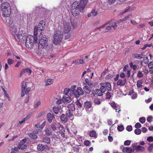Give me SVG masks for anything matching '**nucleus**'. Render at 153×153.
<instances>
[{
  "label": "nucleus",
  "mask_w": 153,
  "mask_h": 153,
  "mask_svg": "<svg viewBox=\"0 0 153 153\" xmlns=\"http://www.w3.org/2000/svg\"><path fill=\"white\" fill-rule=\"evenodd\" d=\"M75 114L76 116H80L82 115V114L80 111H79V109H77L76 111L75 112Z\"/></svg>",
  "instance_id": "nucleus-39"
},
{
  "label": "nucleus",
  "mask_w": 153,
  "mask_h": 153,
  "mask_svg": "<svg viewBox=\"0 0 153 153\" xmlns=\"http://www.w3.org/2000/svg\"><path fill=\"white\" fill-rule=\"evenodd\" d=\"M117 128L118 131H121L124 130V127L122 125L118 126Z\"/></svg>",
  "instance_id": "nucleus-47"
},
{
  "label": "nucleus",
  "mask_w": 153,
  "mask_h": 153,
  "mask_svg": "<svg viewBox=\"0 0 153 153\" xmlns=\"http://www.w3.org/2000/svg\"><path fill=\"white\" fill-rule=\"evenodd\" d=\"M27 39V36L24 35V34H23V35L22 34H20L19 38V41L20 42H25L26 41Z\"/></svg>",
  "instance_id": "nucleus-14"
},
{
  "label": "nucleus",
  "mask_w": 153,
  "mask_h": 153,
  "mask_svg": "<svg viewBox=\"0 0 153 153\" xmlns=\"http://www.w3.org/2000/svg\"><path fill=\"white\" fill-rule=\"evenodd\" d=\"M152 46V44H147L146 45H144L143 47L142 48V50H144L147 47H150Z\"/></svg>",
  "instance_id": "nucleus-59"
},
{
  "label": "nucleus",
  "mask_w": 153,
  "mask_h": 153,
  "mask_svg": "<svg viewBox=\"0 0 153 153\" xmlns=\"http://www.w3.org/2000/svg\"><path fill=\"white\" fill-rule=\"evenodd\" d=\"M110 25L111 27V28H113L114 30H115L117 27L116 24L114 22H112V23L110 22Z\"/></svg>",
  "instance_id": "nucleus-38"
},
{
  "label": "nucleus",
  "mask_w": 153,
  "mask_h": 153,
  "mask_svg": "<svg viewBox=\"0 0 153 153\" xmlns=\"http://www.w3.org/2000/svg\"><path fill=\"white\" fill-rule=\"evenodd\" d=\"M78 108L80 109L81 108L83 104L81 100H78L75 102Z\"/></svg>",
  "instance_id": "nucleus-21"
},
{
  "label": "nucleus",
  "mask_w": 153,
  "mask_h": 153,
  "mask_svg": "<svg viewBox=\"0 0 153 153\" xmlns=\"http://www.w3.org/2000/svg\"><path fill=\"white\" fill-rule=\"evenodd\" d=\"M110 105L112 107L114 108V109L116 110V111L117 112V109L115 108L116 107V106L115 102L112 101Z\"/></svg>",
  "instance_id": "nucleus-42"
},
{
  "label": "nucleus",
  "mask_w": 153,
  "mask_h": 153,
  "mask_svg": "<svg viewBox=\"0 0 153 153\" xmlns=\"http://www.w3.org/2000/svg\"><path fill=\"white\" fill-rule=\"evenodd\" d=\"M105 98L106 99H109L111 97V95L110 92H107L106 94Z\"/></svg>",
  "instance_id": "nucleus-45"
},
{
  "label": "nucleus",
  "mask_w": 153,
  "mask_h": 153,
  "mask_svg": "<svg viewBox=\"0 0 153 153\" xmlns=\"http://www.w3.org/2000/svg\"><path fill=\"white\" fill-rule=\"evenodd\" d=\"M96 94L98 96H102L103 94V92H102L100 90V89H97L96 90Z\"/></svg>",
  "instance_id": "nucleus-35"
},
{
  "label": "nucleus",
  "mask_w": 153,
  "mask_h": 153,
  "mask_svg": "<svg viewBox=\"0 0 153 153\" xmlns=\"http://www.w3.org/2000/svg\"><path fill=\"white\" fill-rule=\"evenodd\" d=\"M63 38V32L59 30H56L54 33L53 36V43L55 45L59 44Z\"/></svg>",
  "instance_id": "nucleus-3"
},
{
  "label": "nucleus",
  "mask_w": 153,
  "mask_h": 153,
  "mask_svg": "<svg viewBox=\"0 0 153 153\" xmlns=\"http://www.w3.org/2000/svg\"><path fill=\"white\" fill-rule=\"evenodd\" d=\"M100 85H103L105 88L109 91L111 90V84L109 82H107L105 83H102Z\"/></svg>",
  "instance_id": "nucleus-12"
},
{
  "label": "nucleus",
  "mask_w": 153,
  "mask_h": 153,
  "mask_svg": "<svg viewBox=\"0 0 153 153\" xmlns=\"http://www.w3.org/2000/svg\"><path fill=\"white\" fill-rule=\"evenodd\" d=\"M31 88L30 87H28L26 89H25L24 91H23V93L22 92V90L21 93V97H23L25 96V94L26 95L28 94L29 92L31 90Z\"/></svg>",
  "instance_id": "nucleus-16"
},
{
  "label": "nucleus",
  "mask_w": 153,
  "mask_h": 153,
  "mask_svg": "<svg viewBox=\"0 0 153 153\" xmlns=\"http://www.w3.org/2000/svg\"><path fill=\"white\" fill-rule=\"evenodd\" d=\"M51 128L53 131H56L57 130V128L59 129V131H62L64 128V127L59 123H52L50 126Z\"/></svg>",
  "instance_id": "nucleus-8"
},
{
  "label": "nucleus",
  "mask_w": 153,
  "mask_h": 153,
  "mask_svg": "<svg viewBox=\"0 0 153 153\" xmlns=\"http://www.w3.org/2000/svg\"><path fill=\"white\" fill-rule=\"evenodd\" d=\"M45 132L46 135L48 136H51L52 134V132L51 129L50 128H47L45 130Z\"/></svg>",
  "instance_id": "nucleus-22"
},
{
  "label": "nucleus",
  "mask_w": 153,
  "mask_h": 153,
  "mask_svg": "<svg viewBox=\"0 0 153 153\" xmlns=\"http://www.w3.org/2000/svg\"><path fill=\"white\" fill-rule=\"evenodd\" d=\"M45 27V22L42 20L39 22L38 25L35 26L34 28V33L37 34L38 32L41 35H42V31L44 30Z\"/></svg>",
  "instance_id": "nucleus-5"
},
{
  "label": "nucleus",
  "mask_w": 153,
  "mask_h": 153,
  "mask_svg": "<svg viewBox=\"0 0 153 153\" xmlns=\"http://www.w3.org/2000/svg\"><path fill=\"white\" fill-rule=\"evenodd\" d=\"M91 103L90 101H86L84 103V106L87 109H89L91 107Z\"/></svg>",
  "instance_id": "nucleus-26"
},
{
  "label": "nucleus",
  "mask_w": 153,
  "mask_h": 153,
  "mask_svg": "<svg viewBox=\"0 0 153 153\" xmlns=\"http://www.w3.org/2000/svg\"><path fill=\"white\" fill-rule=\"evenodd\" d=\"M131 141L130 140H126L124 143V145L125 146H128L131 143Z\"/></svg>",
  "instance_id": "nucleus-57"
},
{
  "label": "nucleus",
  "mask_w": 153,
  "mask_h": 153,
  "mask_svg": "<svg viewBox=\"0 0 153 153\" xmlns=\"http://www.w3.org/2000/svg\"><path fill=\"white\" fill-rule=\"evenodd\" d=\"M42 142L47 144H49L51 142L50 138L48 137H44L43 138Z\"/></svg>",
  "instance_id": "nucleus-23"
},
{
  "label": "nucleus",
  "mask_w": 153,
  "mask_h": 153,
  "mask_svg": "<svg viewBox=\"0 0 153 153\" xmlns=\"http://www.w3.org/2000/svg\"><path fill=\"white\" fill-rule=\"evenodd\" d=\"M63 101L65 102H67L68 103L70 102L71 101V99L69 97H66L65 96H64L63 97Z\"/></svg>",
  "instance_id": "nucleus-29"
},
{
  "label": "nucleus",
  "mask_w": 153,
  "mask_h": 153,
  "mask_svg": "<svg viewBox=\"0 0 153 153\" xmlns=\"http://www.w3.org/2000/svg\"><path fill=\"white\" fill-rule=\"evenodd\" d=\"M47 117L48 121L50 123L52 122L53 116L50 113L48 114L47 115Z\"/></svg>",
  "instance_id": "nucleus-25"
},
{
  "label": "nucleus",
  "mask_w": 153,
  "mask_h": 153,
  "mask_svg": "<svg viewBox=\"0 0 153 153\" xmlns=\"http://www.w3.org/2000/svg\"><path fill=\"white\" fill-rule=\"evenodd\" d=\"M74 95L76 98H78L80 95H82L84 94V91L80 87L77 88V90L74 89Z\"/></svg>",
  "instance_id": "nucleus-9"
},
{
  "label": "nucleus",
  "mask_w": 153,
  "mask_h": 153,
  "mask_svg": "<svg viewBox=\"0 0 153 153\" xmlns=\"http://www.w3.org/2000/svg\"><path fill=\"white\" fill-rule=\"evenodd\" d=\"M126 129L128 131H130L132 130V128L131 126H128L126 127Z\"/></svg>",
  "instance_id": "nucleus-60"
},
{
  "label": "nucleus",
  "mask_w": 153,
  "mask_h": 153,
  "mask_svg": "<svg viewBox=\"0 0 153 153\" xmlns=\"http://www.w3.org/2000/svg\"><path fill=\"white\" fill-rule=\"evenodd\" d=\"M48 39L46 36L44 35L42 36L41 39L39 41V48H45L49 49L50 47L48 46Z\"/></svg>",
  "instance_id": "nucleus-4"
},
{
  "label": "nucleus",
  "mask_w": 153,
  "mask_h": 153,
  "mask_svg": "<svg viewBox=\"0 0 153 153\" xmlns=\"http://www.w3.org/2000/svg\"><path fill=\"white\" fill-rule=\"evenodd\" d=\"M66 115L67 117L70 118L71 120H72L74 119L73 115L71 111L68 110L67 111L66 113Z\"/></svg>",
  "instance_id": "nucleus-20"
},
{
  "label": "nucleus",
  "mask_w": 153,
  "mask_h": 153,
  "mask_svg": "<svg viewBox=\"0 0 153 153\" xmlns=\"http://www.w3.org/2000/svg\"><path fill=\"white\" fill-rule=\"evenodd\" d=\"M68 108L69 111H74L75 110V105L73 103H71L68 104Z\"/></svg>",
  "instance_id": "nucleus-18"
},
{
  "label": "nucleus",
  "mask_w": 153,
  "mask_h": 153,
  "mask_svg": "<svg viewBox=\"0 0 153 153\" xmlns=\"http://www.w3.org/2000/svg\"><path fill=\"white\" fill-rule=\"evenodd\" d=\"M1 9L4 16L8 17L10 16L11 12V8L8 3H3L1 6Z\"/></svg>",
  "instance_id": "nucleus-2"
},
{
  "label": "nucleus",
  "mask_w": 153,
  "mask_h": 153,
  "mask_svg": "<svg viewBox=\"0 0 153 153\" xmlns=\"http://www.w3.org/2000/svg\"><path fill=\"white\" fill-rule=\"evenodd\" d=\"M139 121L142 123H144L146 121V119L144 117H142L139 118Z\"/></svg>",
  "instance_id": "nucleus-50"
},
{
  "label": "nucleus",
  "mask_w": 153,
  "mask_h": 153,
  "mask_svg": "<svg viewBox=\"0 0 153 153\" xmlns=\"http://www.w3.org/2000/svg\"><path fill=\"white\" fill-rule=\"evenodd\" d=\"M132 16V15L130 14V15H128V16H126L125 17V18H124L122 19V20H121L120 21H125L127 19H128V18H129V16Z\"/></svg>",
  "instance_id": "nucleus-58"
},
{
  "label": "nucleus",
  "mask_w": 153,
  "mask_h": 153,
  "mask_svg": "<svg viewBox=\"0 0 153 153\" xmlns=\"http://www.w3.org/2000/svg\"><path fill=\"white\" fill-rule=\"evenodd\" d=\"M148 144L149 145V146H148L147 149L149 152H151L153 149V143L152 144L148 143Z\"/></svg>",
  "instance_id": "nucleus-37"
},
{
  "label": "nucleus",
  "mask_w": 153,
  "mask_h": 153,
  "mask_svg": "<svg viewBox=\"0 0 153 153\" xmlns=\"http://www.w3.org/2000/svg\"><path fill=\"white\" fill-rule=\"evenodd\" d=\"M134 132L135 134L139 135L141 134V131L140 129H136L135 130Z\"/></svg>",
  "instance_id": "nucleus-46"
},
{
  "label": "nucleus",
  "mask_w": 153,
  "mask_h": 153,
  "mask_svg": "<svg viewBox=\"0 0 153 153\" xmlns=\"http://www.w3.org/2000/svg\"><path fill=\"white\" fill-rule=\"evenodd\" d=\"M80 8L78 7L76 1H75L72 4L71 10L72 13L74 16H78L79 14Z\"/></svg>",
  "instance_id": "nucleus-6"
},
{
  "label": "nucleus",
  "mask_w": 153,
  "mask_h": 153,
  "mask_svg": "<svg viewBox=\"0 0 153 153\" xmlns=\"http://www.w3.org/2000/svg\"><path fill=\"white\" fill-rule=\"evenodd\" d=\"M52 83V80L51 79H48L46 82V85H48L51 84Z\"/></svg>",
  "instance_id": "nucleus-51"
},
{
  "label": "nucleus",
  "mask_w": 153,
  "mask_h": 153,
  "mask_svg": "<svg viewBox=\"0 0 153 153\" xmlns=\"http://www.w3.org/2000/svg\"><path fill=\"white\" fill-rule=\"evenodd\" d=\"M85 82L86 83L87 85L89 86H91L92 87H93L94 86V84L92 83L90 81L89 79L87 78H86L85 79Z\"/></svg>",
  "instance_id": "nucleus-30"
},
{
  "label": "nucleus",
  "mask_w": 153,
  "mask_h": 153,
  "mask_svg": "<svg viewBox=\"0 0 153 153\" xmlns=\"http://www.w3.org/2000/svg\"><path fill=\"white\" fill-rule=\"evenodd\" d=\"M85 62L82 58L77 59L76 61V65H79L84 64Z\"/></svg>",
  "instance_id": "nucleus-33"
},
{
  "label": "nucleus",
  "mask_w": 153,
  "mask_h": 153,
  "mask_svg": "<svg viewBox=\"0 0 153 153\" xmlns=\"http://www.w3.org/2000/svg\"><path fill=\"white\" fill-rule=\"evenodd\" d=\"M53 110L54 112L56 114H58V111H59V108L56 107H54L53 108Z\"/></svg>",
  "instance_id": "nucleus-43"
},
{
  "label": "nucleus",
  "mask_w": 153,
  "mask_h": 153,
  "mask_svg": "<svg viewBox=\"0 0 153 153\" xmlns=\"http://www.w3.org/2000/svg\"><path fill=\"white\" fill-rule=\"evenodd\" d=\"M37 34L34 33V36L30 35L27 37L26 42V47L28 48H30L33 47L34 44L37 43Z\"/></svg>",
  "instance_id": "nucleus-1"
},
{
  "label": "nucleus",
  "mask_w": 153,
  "mask_h": 153,
  "mask_svg": "<svg viewBox=\"0 0 153 153\" xmlns=\"http://www.w3.org/2000/svg\"><path fill=\"white\" fill-rule=\"evenodd\" d=\"M91 13L94 16H96L97 14V12L94 9L92 10Z\"/></svg>",
  "instance_id": "nucleus-61"
},
{
  "label": "nucleus",
  "mask_w": 153,
  "mask_h": 153,
  "mask_svg": "<svg viewBox=\"0 0 153 153\" xmlns=\"http://www.w3.org/2000/svg\"><path fill=\"white\" fill-rule=\"evenodd\" d=\"M94 102L95 104L99 105L101 103V100L99 98H95L94 100Z\"/></svg>",
  "instance_id": "nucleus-34"
},
{
  "label": "nucleus",
  "mask_w": 153,
  "mask_h": 153,
  "mask_svg": "<svg viewBox=\"0 0 153 153\" xmlns=\"http://www.w3.org/2000/svg\"><path fill=\"white\" fill-rule=\"evenodd\" d=\"M129 65L131 68H132L133 70L134 71L138 69L139 68V66L138 65H134L132 62H130L129 63Z\"/></svg>",
  "instance_id": "nucleus-28"
},
{
  "label": "nucleus",
  "mask_w": 153,
  "mask_h": 153,
  "mask_svg": "<svg viewBox=\"0 0 153 153\" xmlns=\"http://www.w3.org/2000/svg\"><path fill=\"white\" fill-rule=\"evenodd\" d=\"M84 91L87 94H89L91 91V88L87 86H85L83 87Z\"/></svg>",
  "instance_id": "nucleus-19"
},
{
  "label": "nucleus",
  "mask_w": 153,
  "mask_h": 153,
  "mask_svg": "<svg viewBox=\"0 0 153 153\" xmlns=\"http://www.w3.org/2000/svg\"><path fill=\"white\" fill-rule=\"evenodd\" d=\"M137 76L139 78H142L143 76V74L140 71L138 72Z\"/></svg>",
  "instance_id": "nucleus-56"
},
{
  "label": "nucleus",
  "mask_w": 153,
  "mask_h": 153,
  "mask_svg": "<svg viewBox=\"0 0 153 153\" xmlns=\"http://www.w3.org/2000/svg\"><path fill=\"white\" fill-rule=\"evenodd\" d=\"M28 135L30 138L34 140L38 138L36 135L33 133H28Z\"/></svg>",
  "instance_id": "nucleus-27"
},
{
  "label": "nucleus",
  "mask_w": 153,
  "mask_h": 153,
  "mask_svg": "<svg viewBox=\"0 0 153 153\" xmlns=\"http://www.w3.org/2000/svg\"><path fill=\"white\" fill-rule=\"evenodd\" d=\"M141 126V124L139 123H136L135 125V127L136 128H140Z\"/></svg>",
  "instance_id": "nucleus-62"
},
{
  "label": "nucleus",
  "mask_w": 153,
  "mask_h": 153,
  "mask_svg": "<svg viewBox=\"0 0 153 153\" xmlns=\"http://www.w3.org/2000/svg\"><path fill=\"white\" fill-rule=\"evenodd\" d=\"M22 70L24 73H26L29 75L31 74L32 71L31 70L28 68L24 69Z\"/></svg>",
  "instance_id": "nucleus-32"
},
{
  "label": "nucleus",
  "mask_w": 153,
  "mask_h": 153,
  "mask_svg": "<svg viewBox=\"0 0 153 153\" xmlns=\"http://www.w3.org/2000/svg\"><path fill=\"white\" fill-rule=\"evenodd\" d=\"M70 91V89L69 88H66L64 90V93L65 95H67Z\"/></svg>",
  "instance_id": "nucleus-49"
},
{
  "label": "nucleus",
  "mask_w": 153,
  "mask_h": 153,
  "mask_svg": "<svg viewBox=\"0 0 153 153\" xmlns=\"http://www.w3.org/2000/svg\"><path fill=\"white\" fill-rule=\"evenodd\" d=\"M46 146L42 144H39L37 146V149L38 151L42 152L46 148Z\"/></svg>",
  "instance_id": "nucleus-13"
},
{
  "label": "nucleus",
  "mask_w": 153,
  "mask_h": 153,
  "mask_svg": "<svg viewBox=\"0 0 153 153\" xmlns=\"http://www.w3.org/2000/svg\"><path fill=\"white\" fill-rule=\"evenodd\" d=\"M60 120L63 122L65 123L68 121V119L66 115L62 114L60 116Z\"/></svg>",
  "instance_id": "nucleus-17"
},
{
  "label": "nucleus",
  "mask_w": 153,
  "mask_h": 153,
  "mask_svg": "<svg viewBox=\"0 0 153 153\" xmlns=\"http://www.w3.org/2000/svg\"><path fill=\"white\" fill-rule=\"evenodd\" d=\"M26 95L27 97H26V99L25 100L24 102L25 103H27L29 101L30 96L29 94H28Z\"/></svg>",
  "instance_id": "nucleus-52"
},
{
  "label": "nucleus",
  "mask_w": 153,
  "mask_h": 153,
  "mask_svg": "<svg viewBox=\"0 0 153 153\" xmlns=\"http://www.w3.org/2000/svg\"><path fill=\"white\" fill-rule=\"evenodd\" d=\"M41 102L40 101H38L34 105V107L35 108H37L41 104Z\"/></svg>",
  "instance_id": "nucleus-48"
},
{
  "label": "nucleus",
  "mask_w": 153,
  "mask_h": 153,
  "mask_svg": "<svg viewBox=\"0 0 153 153\" xmlns=\"http://www.w3.org/2000/svg\"><path fill=\"white\" fill-rule=\"evenodd\" d=\"M27 147V145L23 144H20L19 145V149L22 150L26 149Z\"/></svg>",
  "instance_id": "nucleus-36"
},
{
  "label": "nucleus",
  "mask_w": 153,
  "mask_h": 153,
  "mask_svg": "<svg viewBox=\"0 0 153 153\" xmlns=\"http://www.w3.org/2000/svg\"><path fill=\"white\" fill-rule=\"evenodd\" d=\"M89 135L91 137H95L96 136V132L95 131L93 130H91L90 131Z\"/></svg>",
  "instance_id": "nucleus-31"
},
{
  "label": "nucleus",
  "mask_w": 153,
  "mask_h": 153,
  "mask_svg": "<svg viewBox=\"0 0 153 153\" xmlns=\"http://www.w3.org/2000/svg\"><path fill=\"white\" fill-rule=\"evenodd\" d=\"M147 140L149 142H153V137L152 136H149L147 138Z\"/></svg>",
  "instance_id": "nucleus-54"
},
{
  "label": "nucleus",
  "mask_w": 153,
  "mask_h": 153,
  "mask_svg": "<svg viewBox=\"0 0 153 153\" xmlns=\"http://www.w3.org/2000/svg\"><path fill=\"white\" fill-rule=\"evenodd\" d=\"M153 117L151 116H149L147 118V120L150 123L152 121Z\"/></svg>",
  "instance_id": "nucleus-63"
},
{
  "label": "nucleus",
  "mask_w": 153,
  "mask_h": 153,
  "mask_svg": "<svg viewBox=\"0 0 153 153\" xmlns=\"http://www.w3.org/2000/svg\"><path fill=\"white\" fill-rule=\"evenodd\" d=\"M57 134L60 133L61 136L63 137H65V134L63 131H57Z\"/></svg>",
  "instance_id": "nucleus-53"
},
{
  "label": "nucleus",
  "mask_w": 153,
  "mask_h": 153,
  "mask_svg": "<svg viewBox=\"0 0 153 153\" xmlns=\"http://www.w3.org/2000/svg\"><path fill=\"white\" fill-rule=\"evenodd\" d=\"M14 62V61L12 59H7V63L9 65L13 64Z\"/></svg>",
  "instance_id": "nucleus-55"
},
{
  "label": "nucleus",
  "mask_w": 153,
  "mask_h": 153,
  "mask_svg": "<svg viewBox=\"0 0 153 153\" xmlns=\"http://www.w3.org/2000/svg\"><path fill=\"white\" fill-rule=\"evenodd\" d=\"M26 84L25 83H24L23 81L22 83V92L25 90V89H26Z\"/></svg>",
  "instance_id": "nucleus-40"
},
{
  "label": "nucleus",
  "mask_w": 153,
  "mask_h": 153,
  "mask_svg": "<svg viewBox=\"0 0 153 153\" xmlns=\"http://www.w3.org/2000/svg\"><path fill=\"white\" fill-rule=\"evenodd\" d=\"M136 150L137 152H143L145 150V148L142 146H138L136 147Z\"/></svg>",
  "instance_id": "nucleus-24"
},
{
  "label": "nucleus",
  "mask_w": 153,
  "mask_h": 153,
  "mask_svg": "<svg viewBox=\"0 0 153 153\" xmlns=\"http://www.w3.org/2000/svg\"><path fill=\"white\" fill-rule=\"evenodd\" d=\"M71 27L70 24L67 23H65L64 24L63 27L64 32L65 33H68L71 30Z\"/></svg>",
  "instance_id": "nucleus-10"
},
{
  "label": "nucleus",
  "mask_w": 153,
  "mask_h": 153,
  "mask_svg": "<svg viewBox=\"0 0 153 153\" xmlns=\"http://www.w3.org/2000/svg\"><path fill=\"white\" fill-rule=\"evenodd\" d=\"M90 142L88 140H85L84 142V144L86 146H88L90 144Z\"/></svg>",
  "instance_id": "nucleus-64"
},
{
  "label": "nucleus",
  "mask_w": 153,
  "mask_h": 153,
  "mask_svg": "<svg viewBox=\"0 0 153 153\" xmlns=\"http://www.w3.org/2000/svg\"><path fill=\"white\" fill-rule=\"evenodd\" d=\"M13 19L10 18L9 19V24L11 29V30H12L13 32H14L15 33L16 31V29L15 27L14 26V25H13Z\"/></svg>",
  "instance_id": "nucleus-11"
},
{
  "label": "nucleus",
  "mask_w": 153,
  "mask_h": 153,
  "mask_svg": "<svg viewBox=\"0 0 153 153\" xmlns=\"http://www.w3.org/2000/svg\"><path fill=\"white\" fill-rule=\"evenodd\" d=\"M134 57L135 58L137 59H141L143 58L141 56L140 54L137 53L134 54Z\"/></svg>",
  "instance_id": "nucleus-41"
},
{
  "label": "nucleus",
  "mask_w": 153,
  "mask_h": 153,
  "mask_svg": "<svg viewBox=\"0 0 153 153\" xmlns=\"http://www.w3.org/2000/svg\"><path fill=\"white\" fill-rule=\"evenodd\" d=\"M126 80V78L123 79H120L117 82V85H118L123 86L125 85Z\"/></svg>",
  "instance_id": "nucleus-15"
},
{
  "label": "nucleus",
  "mask_w": 153,
  "mask_h": 153,
  "mask_svg": "<svg viewBox=\"0 0 153 153\" xmlns=\"http://www.w3.org/2000/svg\"><path fill=\"white\" fill-rule=\"evenodd\" d=\"M88 1V0H81L79 2L77 1L78 7L80 8L79 11L80 12L82 13L83 12L84 8L87 5Z\"/></svg>",
  "instance_id": "nucleus-7"
},
{
  "label": "nucleus",
  "mask_w": 153,
  "mask_h": 153,
  "mask_svg": "<svg viewBox=\"0 0 153 153\" xmlns=\"http://www.w3.org/2000/svg\"><path fill=\"white\" fill-rule=\"evenodd\" d=\"M101 86L100 88V90L102 91L103 93L105 92L106 91V89L105 88V87L103 86V85H100Z\"/></svg>",
  "instance_id": "nucleus-44"
}]
</instances>
